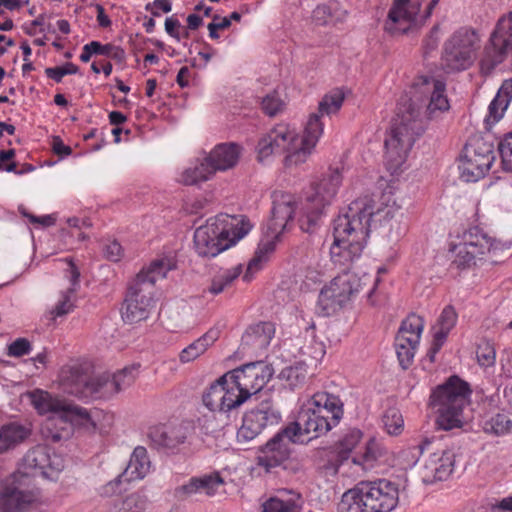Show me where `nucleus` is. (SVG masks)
<instances>
[{
	"instance_id": "nucleus-1",
	"label": "nucleus",
	"mask_w": 512,
	"mask_h": 512,
	"mask_svg": "<svg viewBox=\"0 0 512 512\" xmlns=\"http://www.w3.org/2000/svg\"><path fill=\"white\" fill-rule=\"evenodd\" d=\"M375 201L365 196L351 202L333 223L334 241L330 247L332 262L343 273L321 289L318 307L323 316H330L344 307L362 288L361 279L348 271L367 244L373 217L379 213Z\"/></svg>"
},
{
	"instance_id": "nucleus-2",
	"label": "nucleus",
	"mask_w": 512,
	"mask_h": 512,
	"mask_svg": "<svg viewBox=\"0 0 512 512\" xmlns=\"http://www.w3.org/2000/svg\"><path fill=\"white\" fill-rule=\"evenodd\" d=\"M446 84L429 76H420L412 86L409 99H401L397 117L385 139L386 160L390 169H398L405 162L417 137L425 130V123L441 116L450 108L445 94Z\"/></svg>"
},
{
	"instance_id": "nucleus-3",
	"label": "nucleus",
	"mask_w": 512,
	"mask_h": 512,
	"mask_svg": "<svg viewBox=\"0 0 512 512\" xmlns=\"http://www.w3.org/2000/svg\"><path fill=\"white\" fill-rule=\"evenodd\" d=\"M344 415V404L339 396L320 391L300 409L295 422L290 423L260 448L257 464L266 472L282 465L290 456V446L320 437L336 427Z\"/></svg>"
},
{
	"instance_id": "nucleus-4",
	"label": "nucleus",
	"mask_w": 512,
	"mask_h": 512,
	"mask_svg": "<svg viewBox=\"0 0 512 512\" xmlns=\"http://www.w3.org/2000/svg\"><path fill=\"white\" fill-rule=\"evenodd\" d=\"M343 102L344 94L339 91L324 95L317 111L310 114L302 136L285 125L272 129L258 142L259 161L263 162L273 154L286 153V166L304 163L323 134L325 118L336 114Z\"/></svg>"
},
{
	"instance_id": "nucleus-5",
	"label": "nucleus",
	"mask_w": 512,
	"mask_h": 512,
	"mask_svg": "<svg viewBox=\"0 0 512 512\" xmlns=\"http://www.w3.org/2000/svg\"><path fill=\"white\" fill-rule=\"evenodd\" d=\"M176 268L173 259L158 258L143 267L129 284L122 317L128 323L146 320L156 304L155 283Z\"/></svg>"
},
{
	"instance_id": "nucleus-6",
	"label": "nucleus",
	"mask_w": 512,
	"mask_h": 512,
	"mask_svg": "<svg viewBox=\"0 0 512 512\" xmlns=\"http://www.w3.org/2000/svg\"><path fill=\"white\" fill-rule=\"evenodd\" d=\"M248 219L220 214L209 218L194 232V247L201 257H215L235 245L251 230Z\"/></svg>"
},
{
	"instance_id": "nucleus-7",
	"label": "nucleus",
	"mask_w": 512,
	"mask_h": 512,
	"mask_svg": "<svg viewBox=\"0 0 512 512\" xmlns=\"http://www.w3.org/2000/svg\"><path fill=\"white\" fill-rule=\"evenodd\" d=\"M399 502L398 484L387 479L361 481L344 493L340 512H391Z\"/></svg>"
},
{
	"instance_id": "nucleus-8",
	"label": "nucleus",
	"mask_w": 512,
	"mask_h": 512,
	"mask_svg": "<svg viewBox=\"0 0 512 512\" xmlns=\"http://www.w3.org/2000/svg\"><path fill=\"white\" fill-rule=\"evenodd\" d=\"M27 395L39 414H51L47 420L46 432L44 433L46 438L53 443L66 440L71 436L74 417H79L83 420L89 418V413L85 408L54 398L46 391L36 389L28 392Z\"/></svg>"
},
{
	"instance_id": "nucleus-9",
	"label": "nucleus",
	"mask_w": 512,
	"mask_h": 512,
	"mask_svg": "<svg viewBox=\"0 0 512 512\" xmlns=\"http://www.w3.org/2000/svg\"><path fill=\"white\" fill-rule=\"evenodd\" d=\"M471 392L469 384L456 375L433 391L430 405L437 414L439 429L448 431L463 426V410L469 403Z\"/></svg>"
},
{
	"instance_id": "nucleus-10",
	"label": "nucleus",
	"mask_w": 512,
	"mask_h": 512,
	"mask_svg": "<svg viewBox=\"0 0 512 512\" xmlns=\"http://www.w3.org/2000/svg\"><path fill=\"white\" fill-rule=\"evenodd\" d=\"M139 365L125 367L117 373H103L94 377L71 371L66 391L81 399L109 398L131 386L138 374Z\"/></svg>"
},
{
	"instance_id": "nucleus-11",
	"label": "nucleus",
	"mask_w": 512,
	"mask_h": 512,
	"mask_svg": "<svg viewBox=\"0 0 512 512\" xmlns=\"http://www.w3.org/2000/svg\"><path fill=\"white\" fill-rule=\"evenodd\" d=\"M342 173L339 168H329L321 179L312 183L302 205V215L299 219L303 232L312 234L320 225L325 210L331 205L342 184Z\"/></svg>"
},
{
	"instance_id": "nucleus-12",
	"label": "nucleus",
	"mask_w": 512,
	"mask_h": 512,
	"mask_svg": "<svg viewBox=\"0 0 512 512\" xmlns=\"http://www.w3.org/2000/svg\"><path fill=\"white\" fill-rule=\"evenodd\" d=\"M256 404L245 412L242 425L237 431V441L241 444L254 440L264 430L277 426L282 420V413L273 397V393L265 391L254 398Z\"/></svg>"
},
{
	"instance_id": "nucleus-13",
	"label": "nucleus",
	"mask_w": 512,
	"mask_h": 512,
	"mask_svg": "<svg viewBox=\"0 0 512 512\" xmlns=\"http://www.w3.org/2000/svg\"><path fill=\"white\" fill-rule=\"evenodd\" d=\"M225 374L238 396V402L244 404L265 392L263 388L273 377L274 369L271 364L259 360L243 364Z\"/></svg>"
},
{
	"instance_id": "nucleus-14",
	"label": "nucleus",
	"mask_w": 512,
	"mask_h": 512,
	"mask_svg": "<svg viewBox=\"0 0 512 512\" xmlns=\"http://www.w3.org/2000/svg\"><path fill=\"white\" fill-rule=\"evenodd\" d=\"M496 157L494 145L483 137L470 138L460 157V177L465 182H476L489 171Z\"/></svg>"
},
{
	"instance_id": "nucleus-15",
	"label": "nucleus",
	"mask_w": 512,
	"mask_h": 512,
	"mask_svg": "<svg viewBox=\"0 0 512 512\" xmlns=\"http://www.w3.org/2000/svg\"><path fill=\"white\" fill-rule=\"evenodd\" d=\"M508 50H512V12L498 20L479 61L480 72L490 75L502 63Z\"/></svg>"
},
{
	"instance_id": "nucleus-16",
	"label": "nucleus",
	"mask_w": 512,
	"mask_h": 512,
	"mask_svg": "<svg viewBox=\"0 0 512 512\" xmlns=\"http://www.w3.org/2000/svg\"><path fill=\"white\" fill-rule=\"evenodd\" d=\"M478 35L472 29L457 30L445 43L443 66L449 72L467 69L473 62Z\"/></svg>"
},
{
	"instance_id": "nucleus-17",
	"label": "nucleus",
	"mask_w": 512,
	"mask_h": 512,
	"mask_svg": "<svg viewBox=\"0 0 512 512\" xmlns=\"http://www.w3.org/2000/svg\"><path fill=\"white\" fill-rule=\"evenodd\" d=\"M27 477L13 475L1 492L2 512H42L38 493L25 485Z\"/></svg>"
},
{
	"instance_id": "nucleus-18",
	"label": "nucleus",
	"mask_w": 512,
	"mask_h": 512,
	"mask_svg": "<svg viewBox=\"0 0 512 512\" xmlns=\"http://www.w3.org/2000/svg\"><path fill=\"white\" fill-rule=\"evenodd\" d=\"M440 0H430L423 14L426 21L433 13ZM420 0H393L385 21V31L392 35L406 33L420 12Z\"/></svg>"
},
{
	"instance_id": "nucleus-19",
	"label": "nucleus",
	"mask_w": 512,
	"mask_h": 512,
	"mask_svg": "<svg viewBox=\"0 0 512 512\" xmlns=\"http://www.w3.org/2000/svg\"><path fill=\"white\" fill-rule=\"evenodd\" d=\"M205 407L211 412L229 413L239 408L238 396L233 387H230L226 374L213 382L202 396Z\"/></svg>"
},
{
	"instance_id": "nucleus-20",
	"label": "nucleus",
	"mask_w": 512,
	"mask_h": 512,
	"mask_svg": "<svg viewBox=\"0 0 512 512\" xmlns=\"http://www.w3.org/2000/svg\"><path fill=\"white\" fill-rule=\"evenodd\" d=\"M27 468L38 469L46 477H52L64 469V459L51 451L47 446L38 445L30 449L24 456Z\"/></svg>"
},
{
	"instance_id": "nucleus-21",
	"label": "nucleus",
	"mask_w": 512,
	"mask_h": 512,
	"mask_svg": "<svg viewBox=\"0 0 512 512\" xmlns=\"http://www.w3.org/2000/svg\"><path fill=\"white\" fill-rule=\"evenodd\" d=\"M295 213V201L291 195H281L273 201L271 217L267 221L266 228L269 236L279 238L287 224L293 219Z\"/></svg>"
},
{
	"instance_id": "nucleus-22",
	"label": "nucleus",
	"mask_w": 512,
	"mask_h": 512,
	"mask_svg": "<svg viewBox=\"0 0 512 512\" xmlns=\"http://www.w3.org/2000/svg\"><path fill=\"white\" fill-rule=\"evenodd\" d=\"M274 334L275 327L271 322H259L251 325L242 335L240 347L244 352H259L269 346Z\"/></svg>"
},
{
	"instance_id": "nucleus-23",
	"label": "nucleus",
	"mask_w": 512,
	"mask_h": 512,
	"mask_svg": "<svg viewBox=\"0 0 512 512\" xmlns=\"http://www.w3.org/2000/svg\"><path fill=\"white\" fill-rule=\"evenodd\" d=\"M148 438L153 448L167 450L184 443L186 432L181 425H156L149 429Z\"/></svg>"
},
{
	"instance_id": "nucleus-24",
	"label": "nucleus",
	"mask_w": 512,
	"mask_h": 512,
	"mask_svg": "<svg viewBox=\"0 0 512 512\" xmlns=\"http://www.w3.org/2000/svg\"><path fill=\"white\" fill-rule=\"evenodd\" d=\"M242 148L236 143H221L216 145L208 154V160L214 172L226 171L236 166L241 155Z\"/></svg>"
},
{
	"instance_id": "nucleus-25",
	"label": "nucleus",
	"mask_w": 512,
	"mask_h": 512,
	"mask_svg": "<svg viewBox=\"0 0 512 512\" xmlns=\"http://www.w3.org/2000/svg\"><path fill=\"white\" fill-rule=\"evenodd\" d=\"M454 469V454L451 451L432 453L425 463V477L432 481L446 480Z\"/></svg>"
},
{
	"instance_id": "nucleus-26",
	"label": "nucleus",
	"mask_w": 512,
	"mask_h": 512,
	"mask_svg": "<svg viewBox=\"0 0 512 512\" xmlns=\"http://www.w3.org/2000/svg\"><path fill=\"white\" fill-rule=\"evenodd\" d=\"M224 483L218 472L203 475L201 477H192L188 483L183 484L175 489L178 498L184 499L204 490L208 495L213 494L217 488Z\"/></svg>"
},
{
	"instance_id": "nucleus-27",
	"label": "nucleus",
	"mask_w": 512,
	"mask_h": 512,
	"mask_svg": "<svg viewBox=\"0 0 512 512\" xmlns=\"http://www.w3.org/2000/svg\"><path fill=\"white\" fill-rule=\"evenodd\" d=\"M64 277L70 282V287L62 294L61 299L54 309L57 317L68 314L73 309L72 297L80 287V271L71 259H65Z\"/></svg>"
},
{
	"instance_id": "nucleus-28",
	"label": "nucleus",
	"mask_w": 512,
	"mask_h": 512,
	"mask_svg": "<svg viewBox=\"0 0 512 512\" xmlns=\"http://www.w3.org/2000/svg\"><path fill=\"white\" fill-rule=\"evenodd\" d=\"M150 470V460L147 450L143 446H137L131 454L130 460L121 475L120 482H131L143 479Z\"/></svg>"
},
{
	"instance_id": "nucleus-29",
	"label": "nucleus",
	"mask_w": 512,
	"mask_h": 512,
	"mask_svg": "<svg viewBox=\"0 0 512 512\" xmlns=\"http://www.w3.org/2000/svg\"><path fill=\"white\" fill-rule=\"evenodd\" d=\"M219 337V331L210 329L194 342L189 344L179 353L181 363H189L204 354L207 349L214 344Z\"/></svg>"
},
{
	"instance_id": "nucleus-30",
	"label": "nucleus",
	"mask_w": 512,
	"mask_h": 512,
	"mask_svg": "<svg viewBox=\"0 0 512 512\" xmlns=\"http://www.w3.org/2000/svg\"><path fill=\"white\" fill-rule=\"evenodd\" d=\"M512 100V78L506 79L501 84L494 99L488 107L487 120L493 123L498 122L504 115Z\"/></svg>"
},
{
	"instance_id": "nucleus-31",
	"label": "nucleus",
	"mask_w": 512,
	"mask_h": 512,
	"mask_svg": "<svg viewBox=\"0 0 512 512\" xmlns=\"http://www.w3.org/2000/svg\"><path fill=\"white\" fill-rule=\"evenodd\" d=\"M265 239L261 240L258 248L255 252L254 257L249 261L246 273L243 276V280L249 282L254 273L259 271L262 267V263L268 258V254L272 253L275 249L276 241L279 238H273L267 233V228L264 230Z\"/></svg>"
},
{
	"instance_id": "nucleus-32",
	"label": "nucleus",
	"mask_w": 512,
	"mask_h": 512,
	"mask_svg": "<svg viewBox=\"0 0 512 512\" xmlns=\"http://www.w3.org/2000/svg\"><path fill=\"white\" fill-rule=\"evenodd\" d=\"M29 434V430L22 424L11 422L0 428V454L14 448Z\"/></svg>"
},
{
	"instance_id": "nucleus-33",
	"label": "nucleus",
	"mask_w": 512,
	"mask_h": 512,
	"mask_svg": "<svg viewBox=\"0 0 512 512\" xmlns=\"http://www.w3.org/2000/svg\"><path fill=\"white\" fill-rule=\"evenodd\" d=\"M347 12L337 2L318 5L312 14L317 25H335L345 20Z\"/></svg>"
},
{
	"instance_id": "nucleus-34",
	"label": "nucleus",
	"mask_w": 512,
	"mask_h": 512,
	"mask_svg": "<svg viewBox=\"0 0 512 512\" xmlns=\"http://www.w3.org/2000/svg\"><path fill=\"white\" fill-rule=\"evenodd\" d=\"M148 498L141 492L131 493L123 498L113 500L109 512H145Z\"/></svg>"
},
{
	"instance_id": "nucleus-35",
	"label": "nucleus",
	"mask_w": 512,
	"mask_h": 512,
	"mask_svg": "<svg viewBox=\"0 0 512 512\" xmlns=\"http://www.w3.org/2000/svg\"><path fill=\"white\" fill-rule=\"evenodd\" d=\"M214 174L213 167L205 157L203 161L197 162L184 170L181 182L185 185H197L209 180Z\"/></svg>"
},
{
	"instance_id": "nucleus-36",
	"label": "nucleus",
	"mask_w": 512,
	"mask_h": 512,
	"mask_svg": "<svg viewBox=\"0 0 512 512\" xmlns=\"http://www.w3.org/2000/svg\"><path fill=\"white\" fill-rule=\"evenodd\" d=\"M418 344L417 335H412V338L396 335L395 350L399 364L403 369H407L412 364Z\"/></svg>"
},
{
	"instance_id": "nucleus-37",
	"label": "nucleus",
	"mask_w": 512,
	"mask_h": 512,
	"mask_svg": "<svg viewBox=\"0 0 512 512\" xmlns=\"http://www.w3.org/2000/svg\"><path fill=\"white\" fill-rule=\"evenodd\" d=\"M362 438V432L359 429H350L339 440L336 446V461L342 465L350 458V454Z\"/></svg>"
},
{
	"instance_id": "nucleus-38",
	"label": "nucleus",
	"mask_w": 512,
	"mask_h": 512,
	"mask_svg": "<svg viewBox=\"0 0 512 512\" xmlns=\"http://www.w3.org/2000/svg\"><path fill=\"white\" fill-rule=\"evenodd\" d=\"M461 243L486 253L493 247V240L478 226L470 227L464 231Z\"/></svg>"
},
{
	"instance_id": "nucleus-39",
	"label": "nucleus",
	"mask_w": 512,
	"mask_h": 512,
	"mask_svg": "<svg viewBox=\"0 0 512 512\" xmlns=\"http://www.w3.org/2000/svg\"><path fill=\"white\" fill-rule=\"evenodd\" d=\"M307 374V365L303 362H297L294 365L283 368L279 377L286 381L291 389H295L305 383Z\"/></svg>"
},
{
	"instance_id": "nucleus-40",
	"label": "nucleus",
	"mask_w": 512,
	"mask_h": 512,
	"mask_svg": "<svg viewBox=\"0 0 512 512\" xmlns=\"http://www.w3.org/2000/svg\"><path fill=\"white\" fill-rule=\"evenodd\" d=\"M384 452V448L375 439H370L366 444L364 453L360 457L353 456L352 462L366 470L372 469L374 463L383 456Z\"/></svg>"
},
{
	"instance_id": "nucleus-41",
	"label": "nucleus",
	"mask_w": 512,
	"mask_h": 512,
	"mask_svg": "<svg viewBox=\"0 0 512 512\" xmlns=\"http://www.w3.org/2000/svg\"><path fill=\"white\" fill-rule=\"evenodd\" d=\"M483 430L494 436H504L511 432L512 421L507 414L496 413L485 420Z\"/></svg>"
},
{
	"instance_id": "nucleus-42",
	"label": "nucleus",
	"mask_w": 512,
	"mask_h": 512,
	"mask_svg": "<svg viewBox=\"0 0 512 512\" xmlns=\"http://www.w3.org/2000/svg\"><path fill=\"white\" fill-rule=\"evenodd\" d=\"M457 313L453 306L448 305L446 306L438 320L436 325L433 327L434 330V336H439L440 334L443 335V339L446 340L448 334L453 329V327L456 325L457 322Z\"/></svg>"
},
{
	"instance_id": "nucleus-43",
	"label": "nucleus",
	"mask_w": 512,
	"mask_h": 512,
	"mask_svg": "<svg viewBox=\"0 0 512 512\" xmlns=\"http://www.w3.org/2000/svg\"><path fill=\"white\" fill-rule=\"evenodd\" d=\"M452 251L455 253L453 263L459 268L470 267L475 263L477 256L483 255L484 253L478 249H472V247L459 243L454 245Z\"/></svg>"
},
{
	"instance_id": "nucleus-44",
	"label": "nucleus",
	"mask_w": 512,
	"mask_h": 512,
	"mask_svg": "<svg viewBox=\"0 0 512 512\" xmlns=\"http://www.w3.org/2000/svg\"><path fill=\"white\" fill-rule=\"evenodd\" d=\"M423 328V319L419 315L412 313L402 321L397 335H402L406 338H412V335H417V343H419Z\"/></svg>"
},
{
	"instance_id": "nucleus-45",
	"label": "nucleus",
	"mask_w": 512,
	"mask_h": 512,
	"mask_svg": "<svg viewBox=\"0 0 512 512\" xmlns=\"http://www.w3.org/2000/svg\"><path fill=\"white\" fill-rule=\"evenodd\" d=\"M95 55H103L108 58H111L116 63L121 64L126 59V53L123 48L120 46H116L114 44H102L98 41H94V45L91 46Z\"/></svg>"
},
{
	"instance_id": "nucleus-46",
	"label": "nucleus",
	"mask_w": 512,
	"mask_h": 512,
	"mask_svg": "<svg viewBox=\"0 0 512 512\" xmlns=\"http://www.w3.org/2000/svg\"><path fill=\"white\" fill-rule=\"evenodd\" d=\"M477 362L482 367H492L496 361V350L494 344L487 340H482L476 349Z\"/></svg>"
},
{
	"instance_id": "nucleus-47",
	"label": "nucleus",
	"mask_w": 512,
	"mask_h": 512,
	"mask_svg": "<svg viewBox=\"0 0 512 512\" xmlns=\"http://www.w3.org/2000/svg\"><path fill=\"white\" fill-rule=\"evenodd\" d=\"M284 101L280 98L277 91L267 94L261 102L263 112L268 116H275L284 108Z\"/></svg>"
},
{
	"instance_id": "nucleus-48",
	"label": "nucleus",
	"mask_w": 512,
	"mask_h": 512,
	"mask_svg": "<svg viewBox=\"0 0 512 512\" xmlns=\"http://www.w3.org/2000/svg\"><path fill=\"white\" fill-rule=\"evenodd\" d=\"M498 151L501 156L503 170L512 172V132L505 135L499 142Z\"/></svg>"
},
{
	"instance_id": "nucleus-49",
	"label": "nucleus",
	"mask_w": 512,
	"mask_h": 512,
	"mask_svg": "<svg viewBox=\"0 0 512 512\" xmlns=\"http://www.w3.org/2000/svg\"><path fill=\"white\" fill-rule=\"evenodd\" d=\"M78 72L79 67L72 62H66L62 66L48 67L45 69L46 76L56 83L62 82L64 76L77 74Z\"/></svg>"
},
{
	"instance_id": "nucleus-50",
	"label": "nucleus",
	"mask_w": 512,
	"mask_h": 512,
	"mask_svg": "<svg viewBox=\"0 0 512 512\" xmlns=\"http://www.w3.org/2000/svg\"><path fill=\"white\" fill-rule=\"evenodd\" d=\"M430 440L425 439L421 443L412 445L401 452V457L406 462V465L413 467L419 461L426 446L430 445Z\"/></svg>"
},
{
	"instance_id": "nucleus-51",
	"label": "nucleus",
	"mask_w": 512,
	"mask_h": 512,
	"mask_svg": "<svg viewBox=\"0 0 512 512\" xmlns=\"http://www.w3.org/2000/svg\"><path fill=\"white\" fill-rule=\"evenodd\" d=\"M383 423L387 432L391 435L399 434L404 424L402 416L396 410L388 411L383 417Z\"/></svg>"
},
{
	"instance_id": "nucleus-52",
	"label": "nucleus",
	"mask_w": 512,
	"mask_h": 512,
	"mask_svg": "<svg viewBox=\"0 0 512 512\" xmlns=\"http://www.w3.org/2000/svg\"><path fill=\"white\" fill-rule=\"evenodd\" d=\"M296 509L297 506L294 502L278 498H271L263 504V512H296Z\"/></svg>"
},
{
	"instance_id": "nucleus-53",
	"label": "nucleus",
	"mask_w": 512,
	"mask_h": 512,
	"mask_svg": "<svg viewBox=\"0 0 512 512\" xmlns=\"http://www.w3.org/2000/svg\"><path fill=\"white\" fill-rule=\"evenodd\" d=\"M30 342L25 338H18L8 347V355L13 357H21L30 352Z\"/></svg>"
},
{
	"instance_id": "nucleus-54",
	"label": "nucleus",
	"mask_w": 512,
	"mask_h": 512,
	"mask_svg": "<svg viewBox=\"0 0 512 512\" xmlns=\"http://www.w3.org/2000/svg\"><path fill=\"white\" fill-rule=\"evenodd\" d=\"M164 25L165 31L169 36L177 41L181 40V33L179 30L182 28V25L175 16L167 17Z\"/></svg>"
},
{
	"instance_id": "nucleus-55",
	"label": "nucleus",
	"mask_w": 512,
	"mask_h": 512,
	"mask_svg": "<svg viewBox=\"0 0 512 512\" xmlns=\"http://www.w3.org/2000/svg\"><path fill=\"white\" fill-rule=\"evenodd\" d=\"M20 212L24 217L28 218L32 224H40L44 227H49L54 225L55 223V219L51 215H45L40 217L35 216L27 212L24 208H20Z\"/></svg>"
},
{
	"instance_id": "nucleus-56",
	"label": "nucleus",
	"mask_w": 512,
	"mask_h": 512,
	"mask_svg": "<svg viewBox=\"0 0 512 512\" xmlns=\"http://www.w3.org/2000/svg\"><path fill=\"white\" fill-rule=\"evenodd\" d=\"M104 255L110 261L117 262L122 256V247L117 241H112L105 245Z\"/></svg>"
},
{
	"instance_id": "nucleus-57",
	"label": "nucleus",
	"mask_w": 512,
	"mask_h": 512,
	"mask_svg": "<svg viewBox=\"0 0 512 512\" xmlns=\"http://www.w3.org/2000/svg\"><path fill=\"white\" fill-rule=\"evenodd\" d=\"M445 342L446 340L443 339L442 334H440L439 336L433 335V341L431 347L427 351L426 359L433 363L435 361L436 354L440 351Z\"/></svg>"
},
{
	"instance_id": "nucleus-58",
	"label": "nucleus",
	"mask_w": 512,
	"mask_h": 512,
	"mask_svg": "<svg viewBox=\"0 0 512 512\" xmlns=\"http://www.w3.org/2000/svg\"><path fill=\"white\" fill-rule=\"evenodd\" d=\"M242 272V265H237L236 267L232 269L225 270L221 274H219V278L224 283V285L227 287L229 286L235 279L239 277V275Z\"/></svg>"
},
{
	"instance_id": "nucleus-59",
	"label": "nucleus",
	"mask_w": 512,
	"mask_h": 512,
	"mask_svg": "<svg viewBox=\"0 0 512 512\" xmlns=\"http://www.w3.org/2000/svg\"><path fill=\"white\" fill-rule=\"evenodd\" d=\"M303 355H308L312 359L319 360L325 355L324 345L322 343H316L314 347L304 346L301 348Z\"/></svg>"
},
{
	"instance_id": "nucleus-60",
	"label": "nucleus",
	"mask_w": 512,
	"mask_h": 512,
	"mask_svg": "<svg viewBox=\"0 0 512 512\" xmlns=\"http://www.w3.org/2000/svg\"><path fill=\"white\" fill-rule=\"evenodd\" d=\"M52 150L60 157H66L72 154L71 147L65 145L59 136L53 137Z\"/></svg>"
},
{
	"instance_id": "nucleus-61",
	"label": "nucleus",
	"mask_w": 512,
	"mask_h": 512,
	"mask_svg": "<svg viewBox=\"0 0 512 512\" xmlns=\"http://www.w3.org/2000/svg\"><path fill=\"white\" fill-rule=\"evenodd\" d=\"M490 512H512V495L490 505Z\"/></svg>"
},
{
	"instance_id": "nucleus-62",
	"label": "nucleus",
	"mask_w": 512,
	"mask_h": 512,
	"mask_svg": "<svg viewBox=\"0 0 512 512\" xmlns=\"http://www.w3.org/2000/svg\"><path fill=\"white\" fill-rule=\"evenodd\" d=\"M157 8L164 13H169L172 10V4L170 0H154L151 3L145 5V9Z\"/></svg>"
},
{
	"instance_id": "nucleus-63",
	"label": "nucleus",
	"mask_w": 512,
	"mask_h": 512,
	"mask_svg": "<svg viewBox=\"0 0 512 512\" xmlns=\"http://www.w3.org/2000/svg\"><path fill=\"white\" fill-rule=\"evenodd\" d=\"M96 9H97V21H98L99 26L103 27V28L110 27L112 22H111L110 18L106 15L105 9L103 8V6L100 4H97Z\"/></svg>"
},
{
	"instance_id": "nucleus-64",
	"label": "nucleus",
	"mask_w": 512,
	"mask_h": 512,
	"mask_svg": "<svg viewBox=\"0 0 512 512\" xmlns=\"http://www.w3.org/2000/svg\"><path fill=\"white\" fill-rule=\"evenodd\" d=\"M225 288H226V286L224 285V283L221 281V279L217 275L216 277L213 278L211 285L208 288V291L211 294L217 295V294H220L221 292H223Z\"/></svg>"
}]
</instances>
